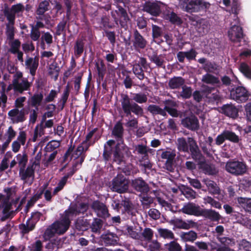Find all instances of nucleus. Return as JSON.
<instances>
[{
  "instance_id": "nucleus-59",
  "label": "nucleus",
  "mask_w": 251,
  "mask_h": 251,
  "mask_svg": "<svg viewBox=\"0 0 251 251\" xmlns=\"http://www.w3.org/2000/svg\"><path fill=\"white\" fill-rule=\"evenodd\" d=\"M16 135V132L13 129L12 126L8 127L5 132V136L6 137V140L11 142Z\"/></svg>"
},
{
  "instance_id": "nucleus-53",
  "label": "nucleus",
  "mask_w": 251,
  "mask_h": 251,
  "mask_svg": "<svg viewBox=\"0 0 251 251\" xmlns=\"http://www.w3.org/2000/svg\"><path fill=\"white\" fill-rule=\"evenodd\" d=\"M224 132L226 140H228L233 142H238L239 137L234 132L228 130H225Z\"/></svg>"
},
{
  "instance_id": "nucleus-21",
  "label": "nucleus",
  "mask_w": 251,
  "mask_h": 251,
  "mask_svg": "<svg viewBox=\"0 0 251 251\" xmlns=\"http://www.w3.org/2000/svg\"><path fill=\"white\" fill-rule=\"evenodd\" d=\"M221 110L222 113L230 117L235 118L238 115V110L237 108L231 104L224 105L221 107Z\"/></svg>"
},
{
  "instance_id": "nucleus-14",
  "label": "nucleus",
  "mask_w": 251,
  "mask_h": 251,
  "mask_svg": "<svg viewBox=\"0 0 251 251\" xmlns=\"http://www.w3.org/2000/svg\"><path fill=\"white\" fill-rule=\"evenodd\" d=\"M132 42L133 46L136 50L145 49L148 43L147 41L137 30L134 32L133 38Z\"/></svg>"
},
{
  "instance_id": "nucleus-16",
  "label": "nucleus",
  "mask_w": 251,
  "mask_h": 251,
  "mask_svg": "<svg viewBox=\"0 0 251 251\" xmlns=\"http://www.w3.org/2000/svg\"><path fill=\"white\" fill-rule=\"evenodd\" d=\"M10 48L9 51L12 54L17 55L18 59L21 62L24 61L23 53L20 50L21 47V42L18 39L12 40L9 42Z\"/></svg>"
},
{
  "instance_id": "nucleus-43",
  "label": "nucleus",
  "mask_w": 251,
  "mask_h": 251,
  "mask_svg": "<svg viewBox=\"0 0 251 251\" xmlns=\"http://www.w3.org/2000/svg\"><path fill=\"white\" fill-rule=\"evenodd\" d=\"M148 110L152 114H159L163 116H165L166 115L165 110L156 105L151 104L149 105L148 107Z\"/></svg>"
},
{
  "instance_id": "nucleus-60",
  "label": "nucleus",
  "mask_w": 251,
  "mask_h": 251,
  "mask_svg": "<svg viewBox=\"0 0 251 251\" xmlns=\"http://www.w3.org/2000/svg\"><path fill=\"white\" fill-rule=\"evenodd\" d=\"M120 145V143H119L116 145V149L114 152V160L118 163H120L123 161V158L122 153L119 151V146Z\"/></svg>"
},
{
  "instance_id": "nucleus-2",
  "label": "nucleus",
  "mask_w": 251,
  "mask_h": 251,
  "mask_svg": "<svg viewBox=\"0 0 251 251\" xmlns=\"http://www.w3.org/2000/svg\"><path fill=\"white\" fill-rule=\"evenodd\" d=\"M177 146L179 151L191 152L192 157L196 161H201L203 157L196 142L192 138H188L187 142L184 138H178Z\"/></svg>"
},
{
  "instance_id": "nucleus-52",
  "label": "nucleus",
  "mask_w": 251,
  "mask_h": 251,
  "mask_svg": "<svg viewBox=\"0 0 251 251\" xmlns=\"http://www.w3.org/2000/svg\"><path fill=\"white\" fill-rule=\"evenodd\" d=\"M238 251H251V243L243 240L239 244Z\"/></svg>"
},
{
  "instance_id": "nucleus-8",
  "label": "nucleus",
  "mask_w": 251,
  "mask_h": 251,
  "mask_svg": "<svg viewBox=\"0 0 251 251\" xmlns=\"http://www.w3.org/2000/svg\"><path fill=\"white\" fill-rule=\"evenodd\" d=\"M234 24H231V27L228 32L229 39L233 42H240L243 37L242 28L240 26L238 19L236 17Z\"/></svg>"
},
{
  "instance_id": "nucleus-40",
  "label": "nucleus",
  "mask_w": 251,
  "mask_h": 251,
  "mask_svg": "<svg viewBox=\"0 0 251 251\" xmlns=\"http://www.w3.org/2000/svg\"><path fill=\"white\" fill-rule=\"evenodd\" d=\"M17 163L19 166V169L21 167H25L28 161V156L25 152H23L22 153H18L16 156Z\"/></svg>"
},
{
  "instance_id": "nucleus-27",
  "label": "nucleus",
  "mask_w": 251,
  "mask_h": 251,
  "mask_svg": "<svg viewBox=\"0 0 251 251\" xmlns=\"http://www.w3.org/2000/svg\"><path fill=\"white\" fill-rule=\"evenodd\" d=\"M124 231L125 234L130 237L139 240L141 230L135 226H126L125 227Z\"/></svg>"
},
{
  "instance_id": "nucleus-42",
  "label": "nucleus",
  "mask_w": 251,
  "mask_h": 251,
  "mask_svg": "<svg viewBox=\"0 0 251 251\" xmlns=\"http://www.w3.org/2000/svg\"><path fill=\"white\" fill-rule=\"evenodd\" d=\"M150 60L158 67H162L165 62V57L163 55L154 54L150 56Z\"/></svg>"
},
{
  "instance_id": "nucleus-49",
  "label": "nucleus",
  "mask_w": 251,
  "mask_h": 251,
  "mask_svg": "<svg viewBox=\"0 0 251 251\" xmlns=\"http://www.w3.org/2000/svg\"><path fill=\"white\" fill-rule=\"evenodd\" d=\"M133 72L134 75L140 79L143 80L145 75L142 67L139 64H134L133 67Z\"/></svg>"
},
{
  "instance_id": "nucleus-61",
  "label": "nucleus",
  "mask_w": 251,
  "mask_h": 251,
  "mask_svg": "<svg viewBox=\"0 0 251 251\" xmlns=\"http://www.w3.org/2000/svg\"><path fill=\"white\" fill-rule=\"evenodd\" d=\"M22 47L23 50L26 53L32 52L35 50V47L31 42L24 43L22 44Z\"/></svg>"
},
{
  "instance_id": "nucleus-50",
  "label": "nucleus",
  "mask_w": 251,
  "mask_h": 251,
  "mask_svg": "<svg viewBox=\"0 0 251 251\" xmlns=\"http://www.w3.org/2000/svg\"><path fill=\"white\" fill-rule=\"evenodd\" d=\"M239 70L247 77L251 79V69L245 63H242L240 66Z\"/></svg>"
},
{
  "instance_id": "nucleus-26",
  "label": "nucleus",
  "mask_w": 251,
  "mask_h": 251,
  "mask_svg": "<svg viewBox=\"0 0 251 251\" xmlns=\"http://www.w3.org/2000/svg\"><path fill=\"white\" fill-rule=\"evenodd\" d=\"M201 215L215 222H218L222 218L219 212L211 209L201 210Z\"/></svg>"
},
{
  "instance_id": "nucleus-17",
  "label": "nucleus",
  "mask_w": 251,
  "mask_h": 251,
  "mask_svg": "<svg viewBox=\"0 0 251 251\" xmlns=\"http://www.w3.org/2000/svg\"><path fill=\"white\" fill-rule=\"evenodd\" d=\"M92 208L97 213L99 217L105 218L109 215L107 207L99 201H94L92 204Z\"/></svg>"
},
{
  "instance_id": "nucleus-35",
  "label": "nucleus",
  "mask_w": 251,
  "mask_h": 251,
  "mask_svg": "<svg viewBox=\"0 0 251 251\" xmlns=\"http://www.w3.org/2000/svg\"><path fill=\"white\" fill-rule=\"evenodd\" d=\"M153 231L150 228L146 227L141 233L139 240L149 242L151 241L153 236Z\"/></svg>"
},
{
  "instance_id": "nucleus-3",
  "label": "nucleus",
  "mask_w": 251,
  "mask_h": 251,
  "mask_svg": "<svg viewBox=\"0 0 251 251\" xmlns=\"http://www.w3.org/2000/svg\"><path fill=\"white\" fill-rule=\"evenodd\" d=\"M6 195L0 193V210L3 216L0 220L4 221L9 217L11 214V202L14 201V197L15 195V191L12 188H6L4 189Z\"/></svg>"
},
{
  "instance_id": "nucleus-19",
  "label": "nucleus",
  "mask_w": 251,
  "mask_h": 251,
  "mask_svg": "<svg viewBox=\"0 0 251 251\" xmlns=\"http://www.w3.org/2000/svg\"><path fill=\"white\" fill-rule=\"evenodd\" d=\"M181 123L184 126L193 130L198 129L199 127L198 120L194 116L186 117L183 119Z\"/></svg>"
},
{
  "instance_id": "nucleus-54",
  "label": "nucleus",
  "mask_w": 251,
  "mask_h": 251,
  "mask_svg": "<svg viewBox=\"0 0 251 251\" xmlns=\"http://www.w3.org/2000/svg\"><path fill=\"white\" fill-rule=\"evenodd\" d=\"M166 18L174 24L179 25L181 23V19L174 12L168 13L166 15Z\"/></svg>"
},
{
  "instance_id": "nucleus-24",
  "label": "nucleus",
  "mask_w": 251,
  "mask_h": 251,
  "mask_svg": "<svg viewBox=\"0 0 251 251\" xmlns=\"http://www.w3.org/2000/svg\"><path fill=\"white\" fill-rule=\"evenodd\" d=\"M132 185L138 191L142 193H147L149 191V187L148 184L140 178L132 180Z\"/></svg>"
},
{
  "instance_id": "nucleus-31",
  "label": "nucleus",
  "mask_w": 251,
  "mask_h": 251,
  "mask_svg": "<svg viewBox=\"0 0 251 251\" xmlns=\"http://www.w3.org/2000/svg\"><path fill=\"white\" fill-rule=\"evenodd\" d=\"M185 83V80L180 76L174 77L170 79L169 86L171 89H177L183 86Z\"/></svg>"
},
{
  "instance_id": "nucleus-18",
  "label": "nucleus",
  "mask_w": 251,
  "mask_h": 251,
  "mask_svg": "<svg viewBox=\"0 0 251 251\" xmlns=\"http://www.w3.org/2000/svg\"><path fill=\"white\" fill-rule=\"evenodd\" d=\"M88 207V206L87 204L81 203L78 204L72 205L69 209L66 211L73 218L79 213L85 212L87 210Z\"/></svg>"
},
{
  "instance_id": "nucleus-41",
  "label": "nucleus",
  "mask_w": 251,
  "mask_h": 251,
  "mask_svg": "<svg viewBox=\"0 0 251 251\" xmlns=\"http://www.w3.org/2000/svg\"><path fill=\"white\" fill-rule=\"evenodd\" d=\"M204 182L207 187L209 193L214 195L215 194L219 193V188L214 181L208 179H205Z\"/></svg>"
},
{
  "instance_id": "nucleus-11",
  "label": "nucleus",
  "mask_w": 251,
  "mask_h": 251,
  "mask_svg": "<svg viewBox=\"0 0 251 251\" xmlns=\"http://www.w3.org/2000/svg\"><path fill=\"white\" fill-rule=\"evenodd\" d=\"M83 144H84V142L79 145L72 154V158L76 160L73 166V170L75 171V172L77 170V168L81 166L85 157L83 152L87 151L88 147L84 148Z\"/></svg>"
},
{
  "instance_id": "nucleus-10",
  "label": "nucleus",
  "mask_w": 251,
  "mask_h": 251,
  "mask_svg": "<svg viewBox=\"0 0 251 251\" xmlns=\"http://www.w3.org/2000/svg\"><path fill=\"white\" fill-rule=\"evenodd\" d=\"M111 187L113 191L122 193L128 189V182L123 175L119 174L113 179Z\"/></svg>"
},
{
  "instance_id": "nucleus-30",
  "label": "nucleus",
  "mask_w": 251,
  "mask_h": 251,
  "mask_svg": "<svg viewBox=\"0 0 251 251\" xmlns=\"http://www.w3.org/2000/svg\"><path fill=\"white\" fill-rule=\"evenodd\" d=\"M142 246L149 251H161V244L156 240H151L146 244H143Z\"/></svg>"
},
{
  "instance_id": "nucleus-58",
  "label": "nucleus",
  "mask_w": 251,
  "mask_h": 251,
  "mask_svg": "<svg viewBox=\"0 0 251 251\" xmlns=\"http://www.w3.org/2000/svg\"><path fill=\"white\" fill-rule=\"evenodd\" d=\"M6 34L8 39L10 40L14 39V28L13 25L11 24H6Z\"/></svg>"
},
{
  "instance_id": "nucleus-12",
  "label": "nucleus",
  "mask_w": 251,
  "mask_h": 251,
  "mask_svg": "<svg viewBox=\"0 0 251 251\" xmlns=\"http://www.w3.org/2000/svg\"><path fill=\"white\" fill-rule=\"evenodd\" d=\"M249 97L248 91L243 87H238L230 91L231 99L238 102H245L248 99Z\"/></svg>"
},
{
  "instance_id": "nucleus-6",
  "label": "nucleus",
  "mask_w": 251,
  "mask_h": 251,
  "mask_svg": "<svg viewBox=\"0 0 251 251\" xmlns=\"http://www.w3.org/2000/svg\"><path fill=\"white\" fill-rule=\"evenodd\" d=\"M32 83L29 82L26 78L23 77L21 72H17L13 78V85L14 91L16 92L22 93L25 91L28 90L31 87Z\"/></svg>"
},
{
  "instance_id": "nucleus-1",
  "label": "nucleus",
  "mask_w": 251,
  "mask_h": 251,
  "mask_svg": "<svg viewBox=\"0 0 251 251\" xmlns=\"http://www.w3.org/2000/svg\"><path fill=\"white\" fill-rule=\"evenodd\" d=\"M72 219L66 210L60 220L56 221L47 228L44 235L45 239L49 240L55 234H64L69 228Z\"/></svg>"
},
{
  "instance_id": "nucleus-37",
  "label": "nucleus",
  "mask_w": 251,
  "mask_h": 251,
  "mask_svg": "<svg viewBox=\"0 0 251 251\" xmlns=\"http://www.w3.org/2000/svg\"><path fill=\"white\" fill-rule=\"evenodd\" d=\"M238 203L246 211L251 213V200L240 197L237 199Z\"/></svg>"
},
{
  "instance_id": "nucleus-7",
  "label": "nucleus",
  "mask_w": 251,
  "mask_h": 251,
  "mask_svg": "<svg viewBox=\"0 0 251 251\" xmlns=\"http://www.w3.org/2000/svg\"><path fill=\"white\" fill-rule=\"evenodd\" d=\"M38 165V163L34 161L26 168L21 167L19 169V177L24 183H32L35 177V167Z\"/></svg>"
},
{
  "instance_id": "nucleus-33",
  "label": "nucleus",
  "mask_w": 251,
  "mask_h": 251,
  "mask_svg": "<svg viewBox=\"0 0 251 251\" xmlns=\"http://www.w3.org/2000/svg\"><path fill=\"white\" fill-rule=\"evenodd\" d=\"M50 5L49 2L48 0H44L39 4L38 7L36 10V14L39 16V18L41 20H45L42 16H43L44 13L49 10Z\"/></svg>"
},
{
  "instance_id": "nucleus-23",
  "label": "nucleus",
  "mask_w": 251,
  "mask_h": 251,
  "mask_svg": "<svg viewBox=\"0 0 251 251\" xmlns=\"http://www.w3.org/2000/svg\"><path fill=\"white\" fill-rule=\"evenodd\" d=\"M173 224L177 228L188 229L192 228L196 226V223L192 220H189L186 222L179 219H176L173 221Z\"/></svg>"
},
{
  "instance_id": "nucleus-44",
  "label": "nucleus",
  "mask_w": 251,
  "mask_h": 251,
  "mask_svg": "<svg viewBox=\"0 0 251 251\" xmlns=\"http://www.w3.org/2000/svg\"><path fill=\"white\" fill-rule=\"evenodd\" d=\"M203 202L205 204H209L211 207H213L219 209L222 208L221 204L210 196H206L203 198Z\"/></svg>"
},
{
  "instance_id": "nucleus-45",
  "label": "nucleus",
  "mask_w": 251,
  "mask_h": 251,
  "mask_svg": "<svg viewBox=\"0 0 251 251\" xmlns=\"http://www.w3.org/2000/svg\"><path fill=\"white\" fill-rule=\"evenodd\" d=\"M132 95V99L135 102L138 103H143L147 101L148 97L147 95L144 93H133L131 94Z\"/></svg>"
},
{
  "instance_id": "nucleus-29",
  "label": "nucleus",
  "mask_w": 251,
  "mask_h": 251,
  "mask_svg": "<svg viewBox=\"0 0 251 251\" xmlns=\"http://www.w3.org/2000/svg\"><path fill=\"white\" fill-rule=\"evenodd\" d=\"M165 106L164 110L167 111L168 113L173 117H176L178 116V112L175 108H172V106H176V102L168 100L165 101Z\"/></svg>"
},
{
  "instance_id": "nucleus-38",
  "label": "nucleus",
  "mask_w": 251,
  "mask_h": 251,
  "mask_svg": "<svg viewBox=\"0 0 251 251\" xmlns=\"http://www.w3.org/2000/svg\"><path fill=\"white\" fill-rule=\"evenodd\" d=\"M35 227V223L32 220H29L26 224H23L19 225V228L23 234H25L32 230Z\"/></svg>"
},
{
  "instance_id": "nucleus-36",
  "label": "nucleus",
  "mask_w": 251,
  "mask_h": 251,
  "mask_svg": "<svg viewBox=\"0 0 251 251\" xmlns=\"http://www.w3.org/2000/svg\"><path fill=\"white\" fill-rule=\"evenodd\" d=\"M159 236L165 239L172 240L175 238L174 233L167 228H159L157 229Z\"/></svg>"
},
{
  "instance_id": "nucleus-47",
  "label": "nucleus",
  "mask_w": 251,
  "mask_h": 251,
  "mask_svg": "<svg viewBox=\"0 0 251 251\" xmlns=\"http://www.w3.org/2000/svg\"><path fill=\"white\" fill-rule=\"evenodd\" d=\"M48 185V183L44 184L43 185V187H44L43 189L42 190H41L40 193H37V194L34 195L30 199V200L27 202V203L26 206L27 208H29V207H31L38 200H39L40 198H41V196L43 193V190L45 189V188H46L47 187Z\"/></svg>"
},
{
  "instance_id": "nucleus-28",
  "label": "nucleus",
  "mask_w": 251,
  "mask_h": 251,
  "mask_svg": "<svg viewBox=\"0 0 251 251\" xmlns=\"http://www.w3.org/2000/svg\"><path fill=\"white\" fill-rule=\"evenodd\" d=\"M123 132L124 129L122 123L118 122L115 125L112 133L119 141L123 142Z\"/></svg>"
},
{
  "instance_id": "nucleus-51",
  "label": "nucleus",
  "mask_w": 251,
  "mask_h": 251,
  "mask_svg": "<svg viewBox=\"0 0 251 251\" xmlns=\"http://www.w3.org/2000/svg\"><path fill=\"white\" fill-rule=\"evenodd\" d=\"M192 94V90L190 87L186 85L182 87V91L180 92V96L183 99H187L191 97Z\"/></svg>"
},
{
  "instance_id": "nucleus-22",
  "label": "nucleus",
  "mask_w": 251,
  "mask_h": 251,
  "mask_svg": "<svg viewBox=\"0 0 251 251\" xmlns=\"http://www.w3.org/2000/svg\"><path fill=\"white\" fill-rule=\"evenodd\" d=\"M160 2H148L146 3L144 9L146 11L150 13L152 15L157 16L160 12Z\"/></svg>"
},
{
  "instance_id": "nucleus-56",
  "label": "nucleus",
  "mask_w": 251,
  "mask_h": 251,
  "mask_svg": "<svg viewBox=\"0 0 251 251\" xmlns=\"http://www.w3.org/2000/svg\"><path fill=\"white\" fill-rule=\"evenodd\" d=\"M49 74L52 78L56 80L59 75L58 68L54 65H50L49 69Z\"/></svg>"
},
{
  "instance_id": "nucleus-46",
  "label": "nucleus",
  "mask_w": 251,
  "mask_h": 251,
  "mask_svg": "<svg viewBox=\"0 0 251 251\" xmlns=\"http://www.w3.org/2000/svg\"><path fill=\"white\" fill-rule=\"evenodd\" d=\"M145 144H139L135 147V151H137L138 154L146 156L148 154V148L147 146V141L145 140Z\"/></svg>"
},
{
  "instance_id": "nucleus-20",
  "label": "nucleus",
  "mask_w": 251,
  "mask_h": 251,
  "mask_svg": "<svg viewBox=\"0 0 251 251\" xmlns=\"http://www.w3.org/2000/svg\"><path fill=\"white\" fill-rule=\"evenodd\" d=\"M38 65L39 58L37 56H35L34 58L29 57L25 62L26 69L29 71L30 74L32 76H34L35 75Z\"/></svg>"
},
{
  "instance_id": "nucleus-39",
  "label": "nucleus",
  "mask_w": 251,
  "mask_h": 251,
  "mask_svg": "<svg viewBox=\"0 0 251 251\" xmlns=\"http://www.w3.org/2000/svg\"><path fill=\"white\" fill-rule=\"evenodd\" d=\"M233 219L236 220V222L241 224L245 226H249V220L248 218L240 213H236L232 215Z\"/></svg>"
},
{
  "instance_id": "nucleus-63",
  "label": "nucleus",
  "mask_w": 251,
  "mask_h": 251,
  "mask_svg": "<svg viewBox=\"0 0 251 251\" xmlns=\"http://www.w3.org/2000/svg\"><path fill=\"white\" fill-rule=\"evenodd\" d=\"M44 134V127L42 126H37L35 129L33 141H35L38 137H41Z\"/></svg>"
},
{
  "instance_id": "nucleus-62",
  "label": "nucleus",
  "mask_w": 251,
  "mask_h": 251,
  "mask_svg": "<svg viewBox=\"0 0 251 251\" xmlns=\"http://www.w3.org/2000/svg\"><path fill=\"white\" fill-rule=\"evenodd\" d=\"M152 37L154 39L158 38L160 37L162 34V30L160 27L153 25H152Z\"/></svg>"
},
{
  "instance_id": "nucleus-55",
  "label": "nucleus",
  "mask_w": 251,
  "mask_h": 251,
  "mask_svg": "<svg viewBox=\"0 0 251 251\" xmlns=\"http://www.w3.org/2000/svg\"><path fill=\"white\" fill-rule=\"evenodd\" d=\"M43 98V96L41 94L34 95L31 98V104L34 106H39Z\"/></svg>"
},
{
  "instance_id": "nucleus-15",
  "label": "nucleus",
  "mask_w": 251,
  "mask_h": 251,
  "mask_svg": "<svg viewBox=\"0 0 251 251\" xmlns=\"http://www.w3.org/2000/svg\"><path fill=\"white\" fill-rule=\"evenodd\" d=\"M8 116L13 123H18L25 120L24 109L19 110L17 108H14L8 112Z\"/></svg>"
},
{
  "instance_id": "nucleus-32",
  "label": "nucleus",
  "mask_w": 251,
  "mask_h": 251,
  "mask_svg": "<svg viewBox=\"0 0 251 251\" xmlns=\"http://www.w3.org/2000/svg\"><path fill=\"white\" fill-rule=\"evenodd\" d=\"M201 81L206 84L212 85H218L220 81L218 77L210 74H206L202 76Z\"/></svg>"
},
{
  "instance_id": "nucleus-9",
  "label": "nucleus",
  "mask_w": 251,
  "mask_h": 251,
  "mask_svg": "<svg viewBox=\"0 0 251 251\" xmlns=\"http://www.w3.org/2000/svg\"><path fill=\"white\" fill-rule=\"evenodd\" d=\"M185 10L188 12H195L201 9L208 8L210 3L205 0H185Z\"/></svg>"
},
{
  "instance_id": "nucleus-4",
  "label": "nucleus",
  "mask_w": 251,
  "mask_h": 251,
  "mask_svg": "<svg viewBox=\"0 0 251 251\" xmlns=\"http://www.w3.org/2000/svg\"><path fill=\"white\" fill-rule=\"evenodd\" d=\"M121 106L126 116L130 115L131 112L136 115H142V108L135 102L131 103V100L127 95H122L121 100Z\"/></svg>"
},
{
  "instance_id": "nucleus-5",
  "label": "nucleus",
  "mask_w": 251,
  "mask_h": 251,
  "mask_svg": "<svg viewBox=\"0 0 251 251\" xmlns=\"http://www.w3.org/2000/svg\"><path fill=\"white\" fill-rule=\"evenodd\" d=\"M226 170L228 173L235 176H241L246 174L248 168L244 161L231 160L226 162Z\"/></svg>"
},
{
  "instance_id": "nucleus-57",
  "label": "nucleus",
  "mask_w": 251,
  "mask_h": 251,
  "mask_svg": "<svg viewBox=\"0 0 251 251\" xmlns=\"http://www.w3.org/2000/svg\"><path fill=\"white\" fill-rule=\"evenodd\" d=\"M84 43L82 40H77L75 46V53L80 55L83 51Z\"/></svg>"
},
{
  "instance_id": "nucleus-64",
  "label": "nucleus",
  "mask_w": 251,
  "mask_h": 251,
  "mask_svg": "<svg viewBox=\"0 0 251 251\" xmlns=\"http://www.w3.org/2000/svg\"><path fill=\"white\" fill-rule=\"evenodd\" d=\"M29 248L32 251H41L43 248L42 243L41 241L37 240L32 244Z\"/></svg>"
},
{
  "instance_id": "nucleus-48",
  "label": "nucleus",
  "mask_w": 251,
  "mask_h": 251,
  "mask_svg": "<svg viewBox=\"0 0 251 251\" xmlns=\"http://www.w3.org/2000/svg\"><path fill=\"white\" fill-rule=\"evenodd\" d=\"M165 247L167 251H181V247L176 241H171L166 244Z\"/></svg>"
},
{
  "instance_id": "nucleus-13",
  "label": "nucleus",
  "mask_w": 251,
  "mask_h": 251,
  "mask_svg": "<svg viewBox=\"0 0 251 251\" xmlns=\"http://www.w3.org/2000/svg\"><path fill=\"white\" fill-rule=\"evenodd\" d=\"M179 211L188 215L195 216H200L201 214V209L200 206L193 202L185 203Z\"/></svg>"
},
{
  "instance_id": "nucleus-34",
  "label": "nucleus",
  "mask_w": 251,
  "mask_h": 251,
  "mask_svg": "<svg viewBox=\"0 0 251 251\" xmlns=\"http://www.w3.org/2000/svg\"><path fill=\"white\" fill-rule=\"evenodd\" d=\"M180 237L184 242H193L197 238V234L194 231L181 233Z\"/></svg>"
},
{
  "instance_id": "nucleus-25",
  "label": "nucleus",
  "mask_w": 251,
  "mask_h": 251,
  "mask_svg": "<svg viewBox=\"0 0 251 251\" xmlns=\"http://www.w3.org/2000/svg\"><path fill=\"white\" fill-rule=\"evenodd\" d=\"M176 155L175 151H167L162 152L161 156L162 158L167 160L166 165L168 170H171L172 169V164Z\"/></svg>"
}]
</instances>
